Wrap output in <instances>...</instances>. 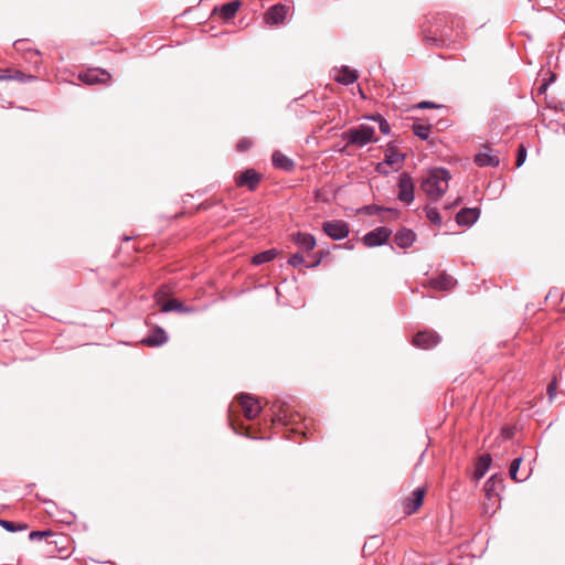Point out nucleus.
Segmentation results:
<instances>
[{"label":"nucleus","mask_w":565,"mask_h":565,"mask_svg":"<svg viewBox=\"0 0 565 565\" xmlns=\"http://www.w3.org/2000/svg\"><path fill=\"white\" fill-rule=\"evenodd\" d=\"M375 129L372 126L362 124L358 127L350 128L342 132V140L347 141V145H354L358 147H364L372 142H377L374 138Z\"/></svg>","instance_id":"2"},{"label":"nucleus","mask_w":565,"mask_h":565,"mask_svg":"<svg viewBox=\"0 0 565 565\" xmlns=\"http://www.w3.org/2000/svg\"><path fill=\"white\" fill-rule=\"evenodd\" d=\"M475 162L478 167H498L500 159L490 148L486 147L476 154Z\"/></svg>","instance_id":"14"},{"label":"nucleus","mask_w":565,"mask_h":565,"mask_svg":"<svg viewBox=\"0 0 565 565\" xmlns=\"http://www.w3.org/2000/svg\"><path fill=\"white\" fill-rule=\"evenodd\" d=\"M79 81L87 85L103 84L110 79V74L102 68H89L79 73Z\"/></svg>","instance_id":"6"},{"label":"nucleus","mask_w":565,"mask_h":565,"mask_svg":"<svg viewBox=\"0 0 565 565\" xmlns=\"http://www.w3.org/2000/svg\"><path fill=\"white\" fill-rule=\"evenodd\" d=\"M271 161L276 169L284 171H291L295 168V162L278 150L273 153Z\"/></svg>","instance_id":"17"},{"label":"nucleus","mask_w":565,"mask_h":565,"mask_svg":"<svg viewBox=\"0 0 565 565\" xmlns=\"http://www.w3.org/2000/svg\"><path fill=\"white\" fill-rule=\"evenodd\" d=\"M239 404L247 419H254L260 413V405L252 395L243 393L239 395Z\"/></svg>","instance_id":"7"},{"label":"nucleus","mask_w":565,"mask_h":565,"mask_svg":"<svg viewBox=\"0 0 565 565\" xmlns=\"http://www.w3.org/2000/svg\"><path fill=\"white\" fill-rule=\"evenodd\" d=\"M250 146H252V142L248 139H243V140L238 141V143L236 145V148L238 151H246L250 148Z\"/></svg>","instance_id":"35"},{"label":"nucleus","mask_w":565,"mask_h":565,"mask_svg":"<svg viewBox=\"0 0 565 565\" xmlns=\"http://www.w3.org/2000/svg\"><path fill=\"white\" fill-rule=\"evenodd\" d=\"M495 477L497 476H492L490 479H488L484 483V491H486V494L488 498H491L492 497V492H494L495 490V484H497V480H495Z\"/></svg>","instance_id":"28"},{"label":"nucleus","mask_w":565,"mask_h":565,"mask_svg":"<svg viewBox=\"0 0 565 565\" xmlns=\"http://www.w3.org/2000/svg\"><path fill=\"white\" fill-rule=\"evenodd\" d=\"M459 204V201H454L452 203H450L449 205H446L447 209H452L455 206H457Z\"/></svg>","instance_id":"44"},{"label":"nucleus","mask_w":565,"mask_h":565,"mask_svg":"<svg viewBox=\"0 0 565 565\" xmlns=\"http://www.w3.org/2000/svg\"><path fill=\"white\" fill-rule=\"evenodd\" d=\"M289 12V7L277 3L270 7L265 13V22L269 25L282 23Z\"/></svg>","instance_id":"9"},{"label":"nucleus","mask_w":565,"mask_h":565,"mask_svg":"<svg viewBox=\"0 0 565 565\" xmlns=\"http://www.w3.org/2000/svg\"><path fill=\"white\" fill-rule=\"evenodd\" d=\"M262 175L254 169H247L236 178L235 182L237 186H247L248 190L254 191Z\"/></svg>","instance_id":"11"},{"label":"nucleus","mask_w":565,"mask_h":565,"mask_svg":"<svg viewBox=\"0 0 565 565\" xmlns=\"http://www.w3.org/2000/svg\"><path fill=\"white\" fill-rule=\"evenodd\" d=\"M334 79L342 85L353 84L358 79V74L355 71L351 70L348 66H342L338 74L334 76Z\"/></svg>","instance_id":"19"},{"label":"nucleus","mask_w":565,"mask_h":565,"mask_svg":"<svg viewBox=\"0 0 565 565\" xmlns=\"http://www.w3.org/2000/svg\"><path fill=\"white\" fill-rule=\"evenodd\" d=\"M26 53L30 55L29 58H32V55H40V52L38 50L29 49Z\"/></svg>","instance_id":"42"},{"label":"nucleus","mask_w":565,"mask_h":565,"mask_svg":"<svg viewBox=\"0 0 565 565\" xmlns=\"http://www.w3.org/2000/svg\"><path fill=\"white\" fill-rule=\"evenodd\" d=\"M440 341V337L430 330L420 331L413 338V344L420 349H430L437 345Z\"/></svg>","instance_id":"8"},{"label":"nucleus","mask_w":565,"mask_h":565,"mask_svg":"<svg viewBox=\"0 0 565 565\" xmlns=\"http://www.w3.org/2000/svg\"><path fill=\"white\" fill-rule=\"evenodd\" d=\"M546 86H547V84H545V83H544V84H542V85L540 86V92H541V93H543V92L546 89Z\"/></svg>","instance_id":"48"},{"label":"nucleus","mask_w":565,"mask_h":565,"mask_svg":"<svg viewBox=\"0 0 565 565\" xmlns=\"http://www.w3.org/2000/svg\"><path fill=\"white\" fill-rule=\"evenodd\" d=\"M556 390H557L556 381H552L547 385V394H548L550 399H553L556 396Z\"/></svg>","instance_id":"36"},{"label":"nucleus","mask_w":565,"mask_h":565,"mask_svg":"<svg viewBox=\"0 0 565 565\" xmlns=\"http://www.w3.org/2000/svg\"><path fill=\"white\" fill-rule=\"evenodd\" d=\"M322 231L333 241H341L350 233L349 224L342 220L324 222L322 224Z\"/></svg>","instance_id":"3"},{"label":"nucleus","mask_w":565,"mask_h":565,"mask_svg":"<svg viewBox=\"0 0 565 565\" xmlns=\"http://www.w3.org/2000/svg\"><path fill=\"white\" fill-rule=\"evenodd\" d=\"M373 209L376 211V213H379L380 211H384V209L380 206H373Z\"/></svg>","instance_id":"50"},{"label":"nucleus","mask_w":565,"mask_h":565,"mask_svg":"<svg viewBox=\"0 0 565 565\" xmlns=\"http://www.w3.org/2000/svg\"><path fill=\"white\" fill-rule=\"evenodd\" d=\"M168 334L161 327H156L150 330L149 334L146 335L140 343L150 347V348H157L161 347L164 343L168 342Z\"/></svg>","instance_id":"10"},{"label":"nucleus","mask_w":565,"mask_h":565,"mask_svg":"<svg viewBox=\"0 0 565 565\" xmlns=\"http://www.w3.org/2000/svg\"><path fill=\"white\" fill-rule=\"evenodd\" d=\"M51 534H52L51 531H32L29 534V539L31 541H40L44 537L50 536Z\"/></svg>","instance_id":"32"},{"label":"nucleus","mask_w":565,"mask_h":565,"mask_svg":"<svg viewBox=\"0 0 565 565\" xmlns=\"http://www.w3.org/2000/svg\"><path fill=\"white\" fill-rule=\"evenodd\" d=\"M376 119H377L381 132L383 135H388L391 131V127H390V124L387 122V120L379 114H376Z\"/></svg>","instance_id":"30"},{"label":"nucleus","mask_w":565,"mask_h":565,"mask_svg":"<svg viewBox=\"0 0 565 565\" xmlns=\"http://www.w3.org/2000/svg\"><path fill=\"white\" fill-rule=\"evenodd\" d=\"M75 516L71 512H63V515L61 516V521L71 524L74 521Z\"/></svg>","instance_id":"37"},{"label":"nucleus","mask_w":565,"mask_h":565,"mask_svg":"<svg viewBox=\"0 0 565 565\" xmlns=\"http://www.w3.org/2000/svg\"><path fill=\"white\" fill-rule=\"evenodd\" d=\"M385 211H387V212H392V213H394V214H396V215L399 213L396 209H391V207L385 209Z\"/></svg>","instance_id":"46"},{"label":"nucleus","mask_w":565,"mask_h":565,"mask_svg":"<svg viewBox=\"0 0 565 565\" xmlns=\"http://www.w3.org/2000/svg\"><path fill=\"white\" fill-rule=\"evenodd\" d=\"M413 132L416 137H418L422 140H427L430 132V125H424V124H414L413 125Z\"/></svg>","instance_id":"24"},{"label":"nucleus","mask_w":565,"mask_h":565,"mask_svg":"<svg viewBox=\"0 0 565 565\" xmlns=\"http://www.w3.org/2000/svg\"><path fill=\"white\" fill-rule=\"evenodd\" d=\"M276 256H277V252L275 249H268V250H264L262 253L256 254L253 257L252 262L254 265H262V264L269 263V262L274 260Z\"/></svg>","instance_id":"23"},{"label":"nucleus","mask_w":565,"mask_h":565,"mask_svg":"<svg viewBox=\"0 0 565 565\" xmlns=\"http://www.w3.org/2000/svg\"><path fill=\"white\" fill-rule=\"evenodd\" d=\"M320 263H321V257H317L316 259H313V262L311 264H306V267L313 268V267L319 266Z\"/></svg>","instance_id":"41"},{"label":"nucleus","mask_w":565,"mask_h":565,"mask_svg":"<svg viewBox=\"0 0 565 565\" xmlns=\"http://www.w3.org/2000/svg\"><path fill=\"white\" fill-rule=\"evenodd\" d=\"M398 193L397 198L401 202L409 205L414 201L415 185L412 177L407 172H403L398 179Z\"/></svg>","instance_id":"4"},{"label":"nucleus","mask_w":565,"mask_h":565,"mask_svg":"<svg viewBox=\"0 0 565 565\" xmlns=\"http://www.w3.org/2000/svg\"><path fill=\"white\" fill-rule=\"evenodd\" d=\"M418 107L424 109V108H433V107H436V105L431 102H422L418 104Z\"/></svg>","instance_id":"40"},{"label":"nucleus","mask_w":565,"mask_h":565,"mask_svg":"<svg viewBox=\"0 0 565 565\" xmlns=\"http://www.w3.org/2000/svg\"><path fill=\"white\" fill-rule=\"evenodd\" d=\"M0 525L4 530H7L8 532H11V533H14V532H18V531H22V530H25L28 527L26 524L17 523V522H13V521L2 520V519H0Z\"/></svg>","instance_id":"25"},{"label":"nucleus","mask_w":565,"mask_h":565,"mask_svg":"<svg viewBox=\"0 0 565 565\" xmlns=\"http://www.w3.org/2000/svg\"><path fill=\"white\" fill-rule=\"evenodd\" d=\"M45 503L49 505V508L46 509V512L51 515H54L53 509L56 508L55 503L51 500L45 501Z\"/></svg>","instance_id":"39"},{"label":"nucleus","mask_w":565,"mask_h":565,"mask_svg":"<svg viewBox=\"0 0 565 565\" xmlns=\"http://www.w3.org/2000/svg\"><path fill=\"white\" fill-rule=\"evenodd\" d=\"M450 179L447 169L435 168L422 180L420 189L431 201H437L447 192Z\"/></svg>","instance_id":"1"},{"label":"nucleus","mask_w":565,"mask_h":565,"mask_svg":"<svg viewBox=\"0 0 565 565\" xmlns=\"http://www.w3.org/2000/svg\"><path fill=\"white\" fill-rule=\"evenodd\" d=\"M491 456L489 454H484L480 456L476 463V469L473 472V478L478 481L484 477L491 466Z\"/></svg>","instance_id":"18"},{"label":"nucleus","mask_w":565,"mask_h":565,"mask_svg":"<svg viewBox=\"0 0 565 565\" xmlns=\"http://www.w3.org/2000/svg\"><path fill=\"white\" fill-rule=\"evenodd\" d=\"M387 167H390L388 164H386L384 161L377 163L376 166V171L381 174H388V170L386 169Z\"/></svg>","instance_id":"38"},{"label":"nucleus","mask_w":565,"mask_h":565,"mask_svg":"<svg viewBox=\"0 0 565 565\" xmlns=\"http://www.w3.org/2000/svg\"><path fill=\"white\" fill-rule=\"evenodd\" d=\"M480 216V210L478 207H463L456 215V222L460 226L473 225Z\"/></svg>","instance_id":"12"},{"label":"nucleus","mask_w":565,"mask_h":565,"mask_svg":"<svg viewBox=\"0 0 565 565\" xmlns=\"http://www.w3.org/2000/svg\"><path fill=\"white\" fill-rule=\"evenodd\" d=\"M239 6H241V3L238 0H234V1H231L227 3H224L220 9V13H221L222 18L225 20H230V19L234 18Z\"/></svg>","instance_id":"22"},{"label":"nucleus","mask_w":565,"mask_h":565,"mask_svg":"<svg viewBox=\"0 0 565 565\" xmlns=\"http://www.w3.org/2000/svg\"><path fill=\"white\" fill-rule=\"evenodd\" d=\"M290 238L303 252L312 250L317 244L315 236L309 233L296 232Z\"/></svg>","instance_id":"13"},{"label":"nucleus","mask_w":565,"mask_h":565,"mask_svg":"<svg viewBox=\"0 0 565 565\" xmlns=\"http://www.w3.org/2000/svg\"><path fill=\"white\" fill-rule=\"evenodd\" d=\"M427 218L435 225H441L443 221L439 215V212L436 207L426 206L425 207Z\"/></svg>","instance_id":"27"},{"label":"nucleus","mask_w":565,"mask_h":565,"mask_svg":"<svg viewBox=\"0 0 565 565\" xmlns=\"http://www.w3.org/2000/svg\"><path fill=\"white\" fill-rule=\"evenodd\" d=\"M423 500H424V489L418 488L413 492V498L408 499V501L405 505L406 513L411 514V513H414L416 510H418L423 504Z\"/></svg>","instance_id":"20"},{"label":"nucleus","mask_w":565,"mask_h":565,"mask_svg":"<svg viewBox=\"0 0 565 565\" xmlns=\"http://www.w3.org/2000/svg\"><path fill=\"white\" fill-rule=\"evenodd\" d=\"M456 282L457 281L452 276L441 273L439 276L429 280V286L434 289L447 291L454 288Z\"/></svg>","instance_id":"15"},{"label":"nucleus","mask_w":565,"mask_h":565,"mask_svg":"<svg viewBox=\"0 0 565 565\" xmlns=\"http://www.w3.org/2000/svg\"><path fill=\"white\" fill-rule=\"evenodd\" d=\"M366 118L370 120H373V121H377L376 115H371V116H367Z\"/></svg>","instance_id":"49"},{"label":"nucleus","mask_w":565,"mask_h":565,"mask_svg":"<svg viewBox=\"0 0 565 565\" xmlns=\"http://www.w3.org/2000/svg\"><path fill=\"white\" fill-rule=\"evenodd\" d=\"M36 77L33 75H26L21 71H15L12 75V79L19 81V82H31L34 81Z\"/></svg>","instance_id":"31"},{"label":"nucleus","mask_w":565,"mask_h":565,"mask_svg":"<svg viewBox=\"0 0 565 565\" xmlns=\"http://www.w3.org/2000/svg\"><path fill=\"white\" fill-rule=\"evenodd\" d=\"M162 312H170L177 310V298H171L162 306Z\"/></svg>","instance_id":"34"},{"label":"nucleus","mask_w":565,"mask_h":565,"mask_svg":"<svg viewBox=\"0 0 565 565\" xmlns=\"http://www.w3.org/2000/svg\"><path fill=\"white\" fill-rule=\"evenodd\" d=\"M303 263H305V257L299 252L292 254L288 259V265H290L292 267H298L299 265H302Z\"/></svg>","instance_id":"29"},{"label":"nucleus","mask_w":565,"mask_h":565,"mask_svg":"<svg viewBox=\"0 0 565 565\" xmlns=\"http://www.w3.org/2000/svg\"><path fill=\"white\" fill-rule=\"evenodd\" d=\"M23 43V41L19 40V41H15L14 42V46L17 50H20L19 45H21Z\"/></svg>","instance_id":"47"},{"label":"nucleus","mask_w":565,"mask_h":565,"mask_svg":"<svg viewBox=\"0 0 565 565\" xmlns=\"http://www.w3.org/2000/svg\"><path fill=\"white\" fill-rule=\"evenodd\" d=\"M0 79H12V75L4 74V75L0 76Z\"/></svg>","instance_id":"45"},{"label":"nucleus","mask_w":565,"mask_h":565,"mask_svg":"<svg viewBox=\"0 0 565 565\" xmlns=\"http://www.w3.org/2000/svg\"><path fill=\"white\" fill-rule=\"evenodd\" d=\"M404 159V154L399 153L394 146H390L385 151V159L383 161L390 167H393L396 163H402Z\"/></svg>","instance_id":"21"},{"label":"nucleus","mask_w":565,"mask_h":565,"mask_svg":"<svg viewBox=\"0 0 565 565\" xmlns=\"http://www.w3.org/2000/svg\"><path fill=\"white\" fill-rule=\"evenodd\" d=\"M521 462H522V458L519 457V458H515L511 462V466H510V470H509L510 477L515 481H524L527 479V476H524L523 478H518V472H519Z\"/></svg>","instance_id":"26"},{"label":"nucleus","mask_w":565,"mask_h":565,"mask_svg":"<svg viewBox=\"0 0 565 565\" xmlns=\"http://www.w3.org/2000/svg\"><path fill=\"white\" fill-rule=\"evenodd\" d=\"M392 231L385 226L376 227L373 231H370L363 236V244L367 247H376L384 245L388 237L391 236Z\"/></svg>","instance_id":"5"},{"label":"nucleus","mask_w":565,"mask_h":565,"mask_svg":"<svg viewBox=\"0 0 565 565\" xmlns=\"http://www.w3.org/2000/svg\"><path fill=\"white\" fill-rule=\"evenodd\" d=\"M416 234L408 228L399 230L394 237L396 245L401 248H408L415 242Z\"/></svg>","instance_id":"16"},{"label":"nucleus","mask_w":565,"mask_h":565,"mask_svg":"<svg viewBox=\"0 0 565 565\" xmlns=\"http://www.w3.org/2000/svg\"><path fill=\"white\" fill-rule=\"evenodd\" d=\"M526 159V149L523 145L519 147L518 157H516V167L520 168Z\"/></svg>","instance_id":"33"},{"label":"nucleus","mask_w":565,"mask_h":565,"mask_svg":"<svg viewBox=\"0 0 565 565\" xmlns=\"http://www.w3.org/2000/svg\"><path fill=\"white\" fill-rule=\"evenodd\" d=\"M178 308H179V313L189 311V309L180 301H179Z\"/></svg>","instance_id":"43"}]
</instances>
